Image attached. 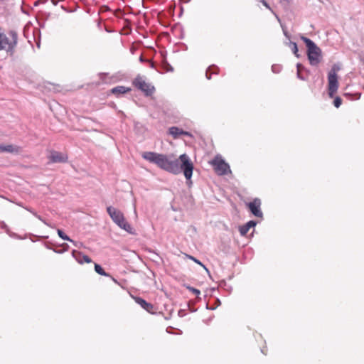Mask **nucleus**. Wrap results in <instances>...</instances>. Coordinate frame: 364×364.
I'll use <instances>...</instances> for the list:
<instances>
[{"label": "nucleus", "instance_id": "1", "mask_svg": "<svg viewBox=\"0 0 364 364\" xmlns=\"http://www.w3.org/2000/svg\"><path fill=\"white\" fill-rule=\"evenodd\" d=\"M142 157L171 173L176 175L183 171L188 184L192 183L191 178L193 175V165L187 154H181L178 159H176L172 154L146 151L142 154Z\"/></svg>", "mask_w": 364, "mask_h": 364}, {"label": "nucleus", "instance_id": "2", "mask_svg": "<svg viewBox=\"0 0 364 364\" xmlns=\"http://www.w3.org/2000/svg\"><path fill=\"white\" fill-rule=\"evenodd\" d=\"M301 39L306 44L307 48V56L309 63L313 66L318 65L322 59L321 49L316 46L310 38L301 36Z\"/></svg>", "mask_w": 364, "mask_h": 364}, {"label": "nucleus", "instance_id": "3", "mask_svg": "<svg viewBox=\"0 0 364 364\" xmlns=\"http://www.w3.org/2000/svg\"><path fill=\"white\" fill-rule=\"evenodd\" d=\"M9 35L11 40L4 33H0V50H5L9 55L12 56L18 43V34L16 31L11 30L9 32Z\"/></svg>", "mask_w": 364, "mask_h": 364}, {"label": "nucleus", "instance_id": "4", "mask_svg": "<svg viewBox=\"0 0 364 364\" xmlns=\"http://www.w3.org/2000/svg\"><path fill=\"white\" fill-rule=\"evenodd\" d=\"M107 212L112 221L118 225L120 228L124 230L129 233H132L133 228L126 221L124 214L119 210L112 206H108L107 208Z\"/></svg>", "mask_w": 364, "mask_h": 364}, {"label": "nucleus", "instance_id": "5", "mask_svg": "<svg viewBox=\"0 0 364 364\" xmlns=\"http://www.w3.org/2000/svg\"><path fill=\"white\" fill-rule=\"evenodd\" d=\"M339 69L340 68L338 65H334L328 73V95L331 98L333 97L338 88V80L336 73Z\"/></svg>", "mask_w": 364, "mask_h": 364}, {"label": "nucleus", "instance_id": "6", "mask_svg": "<svg viewBox=\"0 0 364 364\" xmlns=\"http://www.w3.org/2000/svg\"><path fill=\"white\" fill-rule=\"evenodd\" d=\"M133 85L142 91L146 96L151 95L154 92V87L146 82L144 77L137 75L133 80Z\"/></svg>", "mask_w": 364, "mask_h": 364}, {"label": "nucleus", "instance_id": "7", "mask_svg": "<svg viewBox=\"0 0 364 364\" xmlns=\"http://www.w3.org/2000/svg\"><path fill=\"white\" fill-rule=\"evenodd\" d=\"M211 164L214 167L215 171L219 176L226 175L231 173L230 166L221 157L216 156L212 161Z\"/></svg>", "mask_w": 364, "mask_h": 364}, {"label": "nucleus", "instance_id": "8", "mask_svg": "<svg viewBox=\"0 0 364 364\" xmlns=\"http://www.w3.org/2000/svg\"><path fill=\"white\" fill-rule=\"evenodd\" d=\"M260 205L261 201L259 198H255L247 204L250 210L255 216L262 218L263 214L260 209Z\"/></svg>", "mask_w": 364, "mask_h": 364}, {"label": "nucleus", "instance_id": "9", "mask_svg": "<svg viewBox=\"0 0 364 364\" xmlns=\"http://www.w3.org/2000/svg\"><path fill=\"white\" fill-rule=\"evenodd\" d=\"M48 159L51 163H65L68 161V157L65 154L51 151Z\"/></svg>", "mask_w": 364, "mask_h": 364}, {"label": "nucleus", "instance_id": "10", "mask_svg": "<svg viewBox=\"0 0 364 364\" xmlns=\"http://www.w3.org/2000/svg\"><path fill=\"white\" fill-rule=\"evenodd\" d=\"M72 255L80 264H82L83 262L90 263L92 262V259L87 255H85L82 252L76 250L72 252Z\"/></svg>", "mask_w": 364, "mask_h": 364}, {"label": "nucleus", "instance_id": "11", "mask_svg": "<svg viewBox=\"0 0 364 364\" xmlns=\"http://www.w3.org/2000/svg\"><path fill=\"white\" fill-rule=\"evenodd\" d=\"M20 151H21V148L17 146H14L12 144H8V145L0 144V152L18 154L20 152Z\"/></svg>", "mask_w": 364, "mask_h": 364}, {"label": "nucleus", "instance_id": "12", "mask_svg": "<svg viewBox=\"0 0 364 364\" xmlns=\"http://www.w3.org/2000/svg\"><path fill=\"white\" fill-rule=\"evenodd\" d=\"M134 300L136 303L140 305L144 309H145L148 312H151V311L154 309V306L151 304L148 303L141 297H134Z\"/></svg>", "mask_w": 364, "mask_h": 364}, {"label": "nucleus", "instance_id": "13", "mask_svg": "<svg viewBox=\"0 0 364 364\" xmlns=\"http://www.w3.org/2000/svg\"><path fill=\"white\" fill-rule=\"evenodd\" d=\"M256 222L254 220H250L247 222L245 225L240 226L239 228L240 233L242 236H245L249 231L251 228H253L256 225Z\"/></svg>", "mask_w": 364, "mask_h": 364}, {"label": "nucleus", "instance_id": "14", "mask_svg": "<svg viewBox=\"0 0 364 364\" xmlns=\"http://www.w3.org/2000/svg\"><path fill=\"white\" fill-rule=\"evenodd\" d=\"M129 91H131L130 88L122 85L114 87L110 90L112 94L115 95L117 97Z\"/></svg>", "mask_w": 364, "mask_h": 364}, {"label": "nucleus", "instance_id": "15", "mask_svg": "<svg viewBox=\"0 0 364 364\" xmlns=\"http://www.w3.org/2000/svg\"><path fill=\"white\" fill-rule=\"evenodd\" d=\"M168 133L171 134L174 139H178L181 136L182 129L177 127H171L168 129Z\"/></svg>", "mask_w": 364, "mask_h": 364}, {"label": "nucleus", "instance_id": "16", "mask_svg": "<svg viewBox=\"0 0 364 364\" xmlns=\"http://www.w3.org/2000/svg\"><path fill=\"white\" fill-rule=\"evenodd\" d=\"M296 69H297V73H296L297 77L301 80H306V78L302 74L303 71L306 70L305 67L304 65H302L301 63H297Z\"/></svg>", "mask_w": 364, "mask_h": 364}, {"label": "nucleus", "instance_id": "17", "mask_svg": "<svg viewBox=\"0 0 364 364\" xmlns=\"http://www.w3.org/2000/svg\"><path fill=\"white\" fill-rule=\"evenodd\" d=\"M284 43L286 46H289L291 48L293 53L297 58H299V54L298 53L299 50H298L297 44L295 42H292V41H289L288 42H284Z\"/></svg>", "mask_w": 364, "mask_h": 364}, {"label": "nucleus", "instance_id": "18", "mask_svg": "<svg viewBox=\"0 0 364 364\" xmlns=\"http://www.w3.org/2000/svg\"><path fill=\"white\" fill-rule=\"evenodd\" d=\"M57 232H58V236L60 238H62L64 240L70 241V242H73L75 246H77V242H75L74 240H73L72 239H70L67 235H65L63 232V231L62 230L58 229Z\"/></svg>", "mask_w": 364, "mask_h": 364}, {"label": "nucleus", "instance_id": "19", "mask_svg": "<svg viewBox=\"0 0 364 364\" xmlns=\"http://www.w3.org/2000/svg\"><path fill=\"white\" fill-rule=\"evenodd\" d=\"M95 270L97 274L102 276H109V274L106 273L102 267L98 264H95Z\"/></svg>", "mask_w": 364, "mask_h": 364}, {"label": "nucleus", "instance_id": "20", "mask_svg": "<svg viewBox=\"0 0 364 364\" xmlns=\"http://www.w3.org/2000/svg\"><path fill=\"white\" fill-rule=\"evenodd\" d=\"M282 66L280 65H273L272 66V70L274 73H279L282 70Z\"/></svg>", "mask_w": 364, "mask_h": 364}, {"label": "nucleus", "instance_id": "21", "mask_svg": "<svg viewBox=\"0 0 364 364\" xmlns=\"http://www.w3.org/2000/svg\"><path fill=\"white\" fill-rule=\"evenodd\" d=\"M341 103H342V100L340 97H335L334 101H333V105L336 108H338L341 106Z\"/></svg>", "mask_w": 364, "mask_h": 364}, {"label": "nucleus", "instance_id": "22", "mask_svg": "<svg viewBox=\"0 0 364 364\" xmlns=\"http://www.w3.org/2000/svg\"><path fill=\"white\" fill-rule=\"evenodd\" d=\"M186 288H187V289H188L190 291L193 292L196 296L200 294V291L198 289H196V288H194L193 287H190V286H187Z\"/></svg>", "mask_w": 364, "mask_h": 364}, {"label": "nucleus", "instance_id": "23", "mask_svg": "<svg viewBox=\"0 0 364 364\" xmlns=\"http://www.w3.org/2000/svg\"><path fill=\"white\" fill-rule=\"evenodd\" d=\"M190 259H191L192 260H193L196 263L201 265L202 267H203V268L205 269V271L209 274V270L197 259H196L195 257H192V256H190Z\"/></svg>", "mask_w": 364, "mask_h": 364}, {"label": "nucleus", "instance_id": "24", "mask_svg": "<svg viewBox=\"0 0 364 364\" xmlns=\"http://www.w3.org/2000/svg\"><path fill=\"white\" fill-rule=\"evenodd\" d=\"M213 68H215V69H217V70L218 69V68L215 67V65L210 66V67L207 69V70H206V73H205V75H206L207 79H208V80H210V79L211 78L210 74H209L208 73H209V71H210Z\"/></svg>", "mask_w": 364, "mask_h": 364}, {"label": "nucleus", "instance_id": "25", "mask_svg": "<svg viewBox=\"0 0 364 364\" xmlns=\"http://www.w3.org/2000/svg\"><path fill=\"white\" fill-rule=\"evenodd\" d=\"M0 227L3 229H5L6 231L9 233V228H8L7 225L4 222L0 223Z\"/></svg>", "mask_w": 364, "mask_h": 364}, {"label": "nucleus", "instance_id": "26", "mask_svg": "<svg viewBox=\"0 0 364 364\" xmlns=\"http://www.w3.org/2000/svg\"><path fill=\"white\" fill-rule=\"evenodd\" d=\"M36 218H37L38 220H40L41 221H42V222H43L44 224H46V225L50 226V225H49V224H48V223H47L44 219H43V218H41V215H36Z\"/></svg>", "mask_w": 364, "mask_h": 364}, {"label": "nucleus", "instance_id": "27", "mask_svg": "<svg viewBox=\"0 0 364 364\" xmlns=\"http://www.w3.org/2000/svg\"><path fill=\"white\" fill-rule=\"evenodd\" d=\"M260 1L262 3V4L267 8L269 10H272L269 5L267 4V2L265 0H260Z\"/></svg>", "mask_w": 364, "mask_h": 364}, {"label": "nucleus", "instance_id": "28", "mask_svg": "<svg viewBox=\"0 0 364 364\" xmlns=\"http://www.w3.org/2000/svg\"><path fill=\"white\" fill-rule=\"evenodd\" d=\"M181 135H184V136H190V137L192 136V134L190 132L183 131V130H182Z\"/></svg>", "mask_w": 364, "mask_h": 364}, {"label": "nucleus", "instance_id": "29", "mask_svg": "<svg viewBox=\"0 0 364 364\" xmlns=\"http://www.w3.org/2000/svg\"><path fill=\"white\" fill-rule=\"evenodd\" d=\"M63 247V250L67 251L69 248V245L66 243H64L61 245Z\"/></svg>", "mask_w": 364, "mask_h": 364}, {"label": "nucleus", "instance_id": "30", "mask_svg": "<svg viewBox=\"0 0 364 364\" xmlns=\"http://www.w3.org/2000/svg\"><path fill=\"white\" fill-rule=\"evenodd\" d=\"M54 252L58 253V254H62V253H63L65 252V250H63H63H54Z\"/></svg>", "mask_w": 364, "mask_h": 364}, {"label": "nucleus", "instance_id": "31", "mask_svg": "<svg viewBox=\"0 0 364 364\" xmlns=\"http://www.w3.org/2000/svg\"><path fill=\"white\" fill-rule=\"evenodd\" d=\"M184 315H185L184 311H183V310H180V311H178V316H179L183 317Z\"/></svg>", "mask_w": 364, "mask_h": 364}, {"label": "nucleus", "instance_id": "32", "mask_svg": "<svg viewBox=\"0 0 364 364\" xmlns=\"http://www.w3.org/2000/svg\"><path fill=\"white\" fill-rule=\"evenodd\" d=\"M284 36H286L287 38H288V39L290 38V36L289 35V33L286 31H284Z\"/></svg>", "mask_w": 364, "mask_h": 364}, {"label": "nucleus", "instance_id": "33", "mask_svg": "<svg viewBox=\"0 0 364 364\" xmlns=\"http://www.w3.org/2000/svg\"><path fill=\"white\" fill-rule=\"evenodd\" d=\"M27 210H28L29 212H31V213H32L35 217H36V215H38L36 212H34V211H33V210H30V209H28V208H27Z\"/></svg>", "mask_w": 364, "mask_h": 364}, {"label": "nucleus", "instance_id": "34", "mask_svg": "<svg viewBox=\"0 0 364 364\" xmlns=\"http://www.w3.org/2000/svg\"><path fill=\"white\" fill-rule=\"evenodd\" d=\"M27 210H28L29 212H31V213H32L35 217H36V215H38L36 212H34V211H33V210H30V209H28V208H27Z\"/></svg>", "mask_w": 364, "mask_h": 364}, {"label": "nucleus", "instance_id": "35", "mask_svg": "<svg viewBox=\"0 0 364 364\" xmlns=\"http://www.w3.org/2000/svg\"><path fill=\"white\" fill-rule=\"evenodd\" d=\"M139 60L141 62H144L145 60L144 59L143 56L141 55L140 58H139Z\"/></svg>", "mask_w": 364, "mask_h": 364}, {"label": "nucleus", "instance_id": "36", "mask_svg": "<svg viewBox=\"0 0 364 364\" xmlns=\"http://www.w3.org/2000/svg\"><path fill=\"white\" fill-rule=\"evenodd\" d=\"M261 352H262L263 354H266V353L264 352V348H262V349H261Z\"/></svg>", "mask_w": 364, "mask_h": 364}, {"label": "nucleus", "instance_id": "37", "mask_svg": "<svg viewBox=\"0 0 364 364\" xmlns=\"http://www.w3.org/2000/svg\"><path fill=\"white\" fill-rule=\"evenodd\" d=\"M358 99H359V98H360V94H358Z\"/></svg>", "mask_w": 364, "mask_h": 364}, {"label": "nucleus", "instance_id": "38", "mask_svg": "<svg viewBox=\"0 0 364 364\" xmlns=\"http://www.w3.org/2000/svg\"><path fill=\"white\" fill-rule=\"evenodd\" d=\"M37 46L40 47V43H37Z\"/></svg>", "mask_w": 364, "mask_h": 364}, {"label": "nucleus", "instance_id": "39", "mask_svg": "<svg viewBox=\"0 0 364 364\" xmlns=\"http://www.w3.org/2000/svg\"><path fill=\"white\" fill-rule=\"evenodd\" d=\"M134 213H135V214H136V210L135 208H134Z\"/></svg>", "mask_w": 364, "mask_h": 364}]
</instances>
